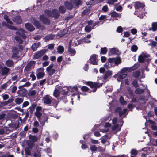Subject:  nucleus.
I'll use <instances>...</instances> for the list:
<instances>
[{"label":"nucleus","instance_id":"42","mask_svg":"<svg viewBox=\"0 0 157 157\" xmlns=\"http://www.w3.org/2000/svg\"><path fill=\"white\" fill-rule=\"evenodd\" d=\"M152 29L153 31H155L157 29V23L154 22L152 23Z\"/></svg>","mask_w":157,"mask_h":157},{"label":"nucleus","instance_id":"46","mask_svg":"<svg viewBox=\"0 0 157 157\" xmlns=\"http://www.w3.org/2000/svg\"><path fill=\"white\" fill-rule=\"evenodd\" d=\"M25 154L27 155H31V151L28 148H26L25 149Z\"/></svg>","mask_w":157,"mask_h":157},{"label":"nucleus","instance_id":"16","mask_svg":"<svg viewBox=\"0 0 157 157\" xmlns=\"http://www.w3.org/2000/svg\"><path fill=\"white\" fill-rule=\"evenodd\" d=\"M12 51L13 52V54L12 55V58H14L15 59H17L15 56L17 55L18 52L19 50L18 48L16 47H13L12 48Z\"/></svg>","mask_w":157,"mask_h":157},{"label":"nucleus","instance_id":"51","mask_svg":"<svg viewBox=\"0 0 157 157\" xmlns=\"http://www.w3.org/2000/svg\"><path fill=\"white\" fill-rule=\"evenodd\" d=\"M31 85V83L30 82H26L24 85L20 86H19V88H21L25 87H28L29 86Z\"/></svg>","mask_w":157,"mask_h":157},{"label":"nucleus","instance_id":"47","mask_svg":"<svg viewBox=\"0 0 157 157\" xmlns=\"http://www.w3.org/2000/svg\"><path fill=\"white\" fill-rule=\"evenodd\" d=\"M120 101L122 105H126L127 104V101L124 100L122 96L120 97Z\"/></svg>","mask_w":157,"mask_h":157},{"label":"nucleus","instance_id":"37","mask_svg":"<svg viewBox=\"0 0 157 157\" xmlns=\"http://www.w3.org/2000/svg\"><path fill=\"white\" fill-rule=\"evenodd\" d=\"M60 94V92L58 89H56L53 93V95L56 97H58Z\"/></svg>","mask_w":157,"mask_h":157},{"label":"nucleus","instance_id":"55","mask_svg":"<svg viewBox=\"0 0 157 157\" xmlns=\"http://www.w3.org/2000/svg\"><path fill=\"white\" fill-rule=\"evenodd\" d=\"M33 126L35 127H38L40 126L39 124L38 121H34L33 124Z\"/></svg>","mask_w":157,"mask_h":157},{"label":"nucleus","instance_id":"7","mask_svg":"<svg viewBox=\"0 0 157 157\" xmlns=\"http://www.w3.org/2000/svg\"><path fill=\"white\" fill-rule=\"evenodd\" d=\"M127 76L125 74L123 73L121 71L119 72L117 74L114 75V77H117V81H121V80Z\"/></svg>","mask_w":157,"mask_h":157},{"label":"nucleus","instance_id":"3","mask_svg":"<svg viewBox=\"0 0 157 157\" xmlns=\"http://www.w3.org/2000/svg\"><path fill=\"white\" fill-rule=\"evenodd\" d=\"M86 84L89 86L91 88H94V90L93 91V92H95L98 88H99L101 86L102 84L99 83L98 82H93L91 81L86 82Z\"/></svg>","mask_w":157,"mask_h":157},{"label":"nucleus","instance_id":"31","mask_svg":"<svg viewBox=\"0 0 157 157\" xmlns=\"http://www.w3.org/2000/svg\"><path fill=\"white\" fill-rule=\"evenodd\" d=\"M57 52L58 53L62 54L64 52V49L63 46L60 45L57 48Z\"/></svg>","mask_w":157,"mask_h":157},{"label":"nucleus","instance_id":"12","mask_svg":"<svg viewBox=\"0 0 157 157\" xmlns=\"http://www.w3.org/2000/svg\"><path fill=\"white\" fill-rule=\"evenodd\" d=\"M40 20L44 24L48 25L49 24V20L46 18L44 15H41L40 17Z\"/></svg>","mask_w":157,"mask_h":157},{"label":"nucleus","instance_id":"60","mask_svg":"<svg viewBox=\"0 0 157 157\" xmlns=\"http://www.w3.org/2000/svg\"><path fill=\"white\" fill-rule=\"evenodd\" d=\"M55 44H50L48 45V48L49 49L52 50L54 48Z\"/></svg>","mask_w":157,"mask_h":157},{"label":"nucleus","instance_id":"63","mask_svg":"<svg viewBox=\"0 0 157 157\" xmlns=\"http://www.w3.org/2000/svg\"><path fill=\"white\" fill-rule=\"evenodd\" d=\"M34 157H40L41 154L39 152H35L34 154Z\"/></svg>","mask_w":157,"mask_h":157},{"label":"nucleus","instance_id":"14","mask_svg":"<svg viewBox=\"0 0 157 157\" xmlns=\"http://www.w3.org/2000/svg\"><path fill=\"white\" fill-rule=\"evenodd\" d=\"M31 21L35 25L37 28H39L40 26L39 21L36 19L34 17H32L31 18Z\"/></svg>","mask_w":157,"mask_h":157},{"label":"nucleus","instance_id":"24","mask_svg":"<svg viewBox=\"0 0 157 157\" xmlns=\"http://www.w3.org/2000/svg\"><path fill=\"white\" fill-rule=\"evenodd\" d=\"M29 138L30 140H31L34 143L38 141L37 137L35 136L30 135L29 136Z\"/></svg>","mask_w":157,"mask_h":157},{"label":"nucleus","instance_id":"26","mask_svg":"<svg viewBox=\"0 0 157 157\" xmlns=\"http://www.w3.org/2000/svg\"><path fill=\"white\" fill-rule=\"evenodd\" d=\"M133 70L134 69L133 68L125 67L122 69L121 71V72L124 73L127 71L130 72Z\"/></svg>","mask_w":157,"mask_h":157},{"label":"nucleus","instance_id":"44","mask_svg":"<svg viewBox=\"0 0 157 157\" xmlns=\"http://www.w3.org/2000/svg\"><path fill=\"white\" fill-rule=\"evenodd\" d=\"M107 51V49L106 47L102 48H101V53L103 54H106Z\"/></svg>","mask_w":157,"mask_h":157},{"label":"nucleus","instance_id":"64","mask_svg":"<svg viewBox=\"0 0 157 157\" xmlns=\"http://www.w3.org/2000/svg\"><path fill=\"white\" fill-rule=\"evenodd\" d=\"M32 131L35 133H37L39 131V130L37 127H34L32 128Z\"/></svg>","mask_w":157,"mask_h":157},{"label":"nucleus","instance_id":"43","mask_svg":"<svg viewBox=\"0 0 157 157\" xmlns=\"http://www.w3.org/2000/svg\"><path fill=\"white\" fill-rule=\"evenodd\" d=\"M137 154L138 151L135 149H132L131 151V155H133L135 156H136Z\"/></svg>","mask_w":157,"mask_h":157},{"label":"nucleus","instance_id":"30","mask_svg":"<svg viewBox=\"0 0 157 157\" xmlns=\"http://www.w3.org/2000/svg\"><path fill=\"white\" fill-rule=\"evenodd\" d=\"M144 90L143 89H141L139 88L136 89L135 91V93L138 94H140L144 93Z\"/></svg>","mask_w":157,"mask_h":157},{"label":"nucleus","instance_id":"62","mask_svg":"<svg viewBox=\"0 0 157 157\" xmlns=\"http://www.w3.org/2000/svg\"><path fill=\"white\" fill-rule=\"evenodd\" d=\"M81 90L84 91H87L89 90V88L86 86H83L81 88Z\"/></svg>","mask_w":157,"mask_h":157},{"label":"nucleus","instance_id":"32","mask_svg":"<svg viewBox=\"0 0 157 157\" xmlns=\"http://www.w3.org/2000/svg\"><path fill=\"white\" fill-rule=\"evenodd\" d=\"M14 39L19 44H22L23 43V40H21L20 37L18 36H15Z\"/></svg>","mask_w":157,"mask_h":157},{"label":"nucleus","instance_id":"48","mask_svg":"<svg viewBox=\"0 0 157 157\" xmlns=\"http://www.w3.org/2000/svg\"><path fill=\"white\" fill-rule=\"evenodd\" d=\"M90 10L88 9H85L84 11L82 12V15H87L90 13Z\"/></svg>","mask_w":157,"mask_h":157},{"label":"nucleus","instance_id":"9","mask_svg":"<svg viewBox=\"0 0 157 157\" xmlns=\"http://www.w3.org/2000/svg\"><path fill=\"white\" fill-rule=\"evenodd\" d=\"M45 52L46 51L44 50L37 52L33 56L34 59H38L42 56Z\"/></svg>","mask_w":157,"mask_h":157},{"label":"nucleus","instance_id":"45","mask_svg":"<svg viewBox=\"0 0 157 157\" xmlns=\"http://www.w3.org/2000/svg\"><path fill=\"white\" fill-rule=\"evenodd\" d=\"M121 59L120 58L118 57L115 58V60H114V62L116 64H119L121 63Z\"/></svg>","mask_w":157,"mask_h":157},{"label":"nucleus","instance_id":"53","mask_svg":"<svg viewBox=\"0 0 157 157\" xmlns=\"http://www.w3.org/2000/svg\"><path fill=\"white\" fill-rule=\"evenodd\" d=\"M132 84L135 87H137L139 86V85L138 84L137 81L136 80H134L133 81Z\"/></svg>","mask_w":157,"mask_h":157},{"label":"nucleus","instance_id":"57","mask_svg":"<svg viewBox=\"0 0 157 157\" xmlns=\"http://www.w3.org/2000/svg\"><path fill=\"white\" fill-rule=\"evenodd\" d=\"M55 72V70L54 69L50 70L48 72V74L50 76L52 75Z\"/></svg>","mask_w":157,"mask_h":157},{"label":"nucleus","instance_id":"5","mask_svg":"<svg viewBox=\"0 0 157 157\" xmlns=\"http://www.w3.org/2000/svg\"><path fill=\"white\" fill-rule=\"evenodd\" d=\"M45 75L44 69L43 68L37 69L36 71V75L37 78H40L44 77Z\"/></svg>","mask_w":157,"mask_h":157},{"label":"nucleus","instance_id":"35","mask_svg":"<svg viewBox=\"0 0 157 157\" xmlns=\"http://www.w3.org/2000/svg\"><path fill=\"white\" fill-rule=\"evenodd\" d=\"M140 72L139 71H136L133 73V76L136 78H138L140 75Z\"/></svg>","mask_w":157,"mask_h":157},{"label":"nucleus","instance_id":"22","mask_svg":"<svg viewBox=\"0 0 157 157\" xmlns=\"http://www.w3.org/2000/svg\"><path fill=\"white\" fill-rule=\"evenodd\" d=\"M111 16L113 17H120L121 15L115 11H113L110 13Z\"/></svg>","mask_w":157,"mask_h":157},{"label":"nucleus","instance_id":"13","mask_svg":"<svg viewBox=\"0 0 157 157\" xmlns=\"http://www.w3.org/2000/svg\"><path fill=\"white\" fill-rule=\"evenodd\" d=\"M120 53L118 50L115 48H113L111 49L109 52V55H111L113 54L118 55Z\"/></svg>","mask_w":157,"mask_h":157},{"label":"nucleus","instance_id":"11","mask_svg":"<svg viewBox=\"0 0 157 157\" xmlns=\"http://www.w3.org/2000/svg\"><path fill=\"white\" fill-rule=\"evenodd\" d=\"M10 133V131L9 128L7 127H4L0 128V134H8Z\"/></svg>","mask_w":157,"mask_h":157},{"label":"nucleus","instance_id":"36","mask_svg":"<svg viewBox=\"0 0 157 157\" xmlns=\"http://www.w3.org/2000/svg\"><path fill=\"white\" fill-rule=\"evenodd\" d=\"M55 36V35L54 34H51L47 36L45 38V40L46 41H48L50 40H52L53 39Z\"/></svg>","mask_w":157,"mask_h":157},{"label":"nucleus","instance_id":"61","mask_svg":"<svg viewBox=\"0 0 157 157\" xmlns=\"http://www.w3.org/2000/svg\"><path fill=\"white\" fill-rule=\"evenodd\" d=\"M29 104V103L28 101H25L23 102L22 104V108L27 106Z\"/></svg>","mask_w":157,"mask_h":157},{"label":"nucleus","instance_id":"58","mask_svg":"<svg viewBox=\"0 0 157 157\" xmlns=\"http://www.w3.org/2000/svg\"><path fill=\"white\" fill-rule=\"evenodd\" d=\"M53 64H51L50 65L49 67H48L46 69V71L48 72L50 70H52L53 69H52L53 67Z\"/></svg>","mask_w":157,"mask_h":157},{"label":"nucleus","instance_id":"50","mask_svg":"<svg viewBox=\"0 0 157 157\" xmlns=\"http://www.w3.org/2000/svg\"><path fill=\"white\" fill-rule=\"evenodd\" d=\"M138 48L136 45H133L131 48V50L133 52H135L137 50Z\"/></svg>","mask_w":157,"mask_h":157},{"label":"nucleus","instance_id":"27","mask_svg":"<svg viewBox=\"0 0 157 157\" xmlns=\"http://www.w3.org/2000/svg\"><path fill=\"white\" fill-rule=\"evenodd\" d=\"M26 144L31 149H32L34 145V142L30 140H28L26 142Z\"/></svg>","mask_w":157,"mask_h":157},{"label":"nucleus","instance_id":"29","mask_svg":"<svg viewBox=\"0 0 157 157\" xmlns=\"http://www.w3.org/2000/svg\"><path fill=\"white\" fill-rule=\"evenodd\" d=\"M68 51L70 53V54L71 55V56H73L76 53V51L75 50L73 49L71 47H69L68 49Z\"/></svg>","mask_w":157,"mask_h":157},{"label":"nucleus","instance_id":"25","mask_svg":"<svg viewBox=\"0 0 157 157\" xmlns=\"http://www.w3.org/2000/svg\"><path fill=\"white\" fill-rule=\"evenodd\" d=\"M23 98H17L15 100V102L16 104L19 105L23 102Z\"/></svg>","mask_w":157,"mask_h":157},{"label":"nucleus","instance_id":"59","mask_svg":"<svg viewBox=\"0 0 157 157\" xmlns=\"http://www.w3.org/2000/svg\"><path fill=\"white\" fill-rule=\"evenodd\" d=\"M90 149L92 151H95L97 150V148L95 145H94L91 147Z\"/></svg>","mask_w":157,"mask_h":157},{"label":"nucleus","instance_id":"41","mask_svg":"<svg viewBox=\"0 0 157 157\" xmlns=\"http://www.w3.org/2000/svg\"><path fill=\"white\" fill-rule=\"evenodd\" d=\"M92 29H93L92 27H91L90 26L87 25L85 27L84 30L85 32H90Z\"/></svg>","mask_w":157,"mask_h":157},{"label":"nucleus","instance_id":"1","mask_svg":"<svg viewBox=\"0 0 157 157\" xmlns=\"http://www.w3.org/2000/svg\"><path fill=\"white\" fill-rule=\"evenodd\" d=\"M81 2L80 0H71L70 2L66 1L64 2V5L67 10H71L73 8L78 6L81 4Z\"/></svg>","mask_w":157,"mask_h":157},{"label":"nucleus","instance_id":"23","mask_svg":"<svg viewBox=\"0 0 157 157\" xmlns=\"http://www.w3.org/2000/svg\"><path fill=\"white\" fill-rule=\"evenodd\" d=\"M112 71H108L106 72L105 74L104 77H103V79L104 80L106 79L108 77H110L112 75Z\"/></svg>","mask_w":157,"mask_h":157},{"label":"nucleus","instance_id":"15","mask_svg":"<svg viewBox=\"0 0 157 157\" xmlns=\"http://www.w3.org/2000/svg\"><path fill=\"white\" fill-rule=\"evenodd\" d=\"M35 63V62L34 61H30L26 66L25 69L27 71H29L32 67L34 65Z\"/></svg>","mask_w":157,"mask_h":157},{"label":"nucleus","instance_id":"56","mask_svg":"<svg viewBox=\"0 0 157 157\" xmlns=\"http://www.w3.org/2000/svg\"><path fill=\"white\" fill-rule=\"evenodd\" d=\"M34 110L35 109L30 107L28 109L27 111H28V112H29L31 114H32L33 111H34Z\"/></svg>","mask_w":157,"mask_h":157},{"label":"nucleus","instance_id":"6","mask_svg":"<svg viewBox=\"0 0 157 157\" xmlns=\"http://www.w3.org/2000/svg\"><path fill=\"white\" fill-rule=\"evenodd\" d=\"M43 101L44 104H50L52 102V97L48 95H47L43 98Z\"/></svg>","mask_w":157,"mask_h":157},{"label":"nucleus","instance_id":"49","mask_svg":"<svg viewBox=\"0 0 157 157\" xmlns=\"http://www.w3.org/2000/svg\"><path fill=\"white\" fill-rule=\"evenodd\" d=\"M120 128L119 127V125L118 124H115L112 127L113 130H117L119 131L120 130Z\"/></svg>","mask_w":157,"mask_h":157},{"label":"nucleus","instance_id":"8","mask_svg":"<svg viewBox=\"0 0 157 157\" xmlns=\"http://www.w3.org/2000/svg\"><path fill=\"white\" fill-rule=\"evenodd\" d=\"M148 57H149L148 55L144 53L142 54L139 56V61L140 63H143L144 61H146L147 60V58Z\"/></svg>","mask_w":157,"mask_h":157},{"label":"nucleus","instance_id":"10","mask_svg":"<svg viewBox=\"0 0 157 157\" xmlns=\"http://www.w3.org/2000/svg\"><path fill=\"white\" fill-rule=\"evenodd\" d=\"M97 56L96 55H93L90 56V63L93 65L97 64Z\"/></svg>","mask_w":157,"mask_h":157},{"label":"nucleus","instance_id":"28","mask_svg":"<svg viewBox=\"0 0 157 157\" xmlns=\"http://www.w3.org/2000/svg\"><path fill=\"white\" fill-rule=\"evenodd\" d=\"M40 43H39L33 44L31 47L33 51H36L37 48L40 46Z\"/></svg>","mask_w":157,"mask_h":157},{"label":"nucleus","instance_id":"34","mask_svg":"<svg viewBox=\"0 0 157 157\" xmlns=\"http://www.w3.org/2000/svg\"><path fill=\"white\" fill-rule=\"evenodd\" d=\"M109 138L107 135H105L101 138V142L103 144H105L107 141V140Z\"/></svg>","mask_w":157,"mask_h":157},{"label":"nucleus","instance_id":"54","mask_svg":"<svg viewBox=\"0 0 157 157\" xmlns=\"http://www.w3.org/2000/svg\"><path fill=\"white\" fill-rule=\"evenodd\" d=\"M6 27L8 28L13 30H17V29L14 26L10 25H6Z\"/></svg>","mask_w":157,"mask_h":157},{"label":"nucleus","instance_id":"40","mask_svg":"<svg viewBox=\"0 0 157 157\" xmlns=\"http://www.w3.org/2000/svg\"><path fill=\"white\" fill-rule=\"evenodd\" d=\"M15 33L16 35H19L21 36L23 39H25L26 38V36L24 33H21L19 31L16 32Z\"/></svg>","mask_w":157,"mask_h":157},{"label":"nucleus","instance_id":"52","mask_svg":"<svg viewBox=\"0 0 157 157\" xmlns=\"http://www.w3.org/2000/svg\"><path fill=\"white\" fill-rule=\"evenodd\" d=\"M127 109H124L122 111H120L119 112V115L120 116L121 115L124 114L127 112Z\"/></svg>","mask_w":157,"mask_h":157},{"label":"nucleus","instance_id":"18","mask_svg":"<svg viewBox=\"0 0 157 157\" xmlns=\"http://www.w3.org/2000/svg\"><path fill=\"white\" fill-rule=\"evenodd\" d=\"M144 6V4L140 3L139 2H134V6L136 8H143Z\"/></svg>","mask_w":157,"mask_h":157},{"label":"nucleus","instance_id":"19","mask_svg":"<svg viewBox=\"0 0 157 157\" xmlns=\"http://www.w3.org/2000/svg\"><path fill=\"white\" fill-rule=\"evenodd\" d=\"M25 26L27 30L30 31H33L35 29L34 27L32 25L29 23L25 24Z\"/></svg>","mask_w":157,"mask_h":157},{"label":"nucleus","instance_id":"39","mask_svg":"<svg viewBox=\"0 0 157 157\" xmlns=\"http://www.w3.org/2000/svg\"><path fill=\"white\" fill-rule=\"evenodd\" d=\"M35 115L38 118V120H39L40 117H41L42 114L41 112L36 111L35 113Z\"/></svg>","mask_w":157,"mask_h":157},{"label":"nucleus","instance_id":"20","mask_svg":"<svg viewBox=\"0 0 157 157\" xmlns=\"http://www.w3.org/2000/svg\"><path fill=\"white\" fill-rule=\"evenodd\" d=\"M11 81L9 80L6 83L1 85L0 87L1 89L3 90V89H5L9 86L11 83Z\"/></svg>","mask_w":157,"mask_h":157},{"label":"nucleus","instance_id":"4","mask_svg":"<svg viewBox=\"0 0 157 157\" xmlns=\"http://www.w3.org/2000/svg\"><path fill=\"white\" fill-rule=\"evenodd\" d=\"M19 121L13 123L9 125V127L8 128L10 131V132H12L14 130H16L19 127Z\"/></svg>","mask_w":157,"mask_h":157},{"label":"nucleus","instance_id":"33","mask_svg":"<svg viewBox=\"0 0 157 157\" xmlns=\"http://www.w3.org/2000/svg\"><path fill=\"white\" fill-rule=\"evenodd\" d=\"M60 13H64L66 10L65 8L63 6H61L59 8Z\"/></svg>","mask_w":157,"mask_h":157},{"label":"nucleus","instance_id":"38","mask_svg":"<svg viewBox=\"0 0 157 157\" xmlns=\"http://www.w3.org/2000/svg\"><path fill=\"white\" fill-rule=\"evenodd\" d=\"M36 93V92L35 90H30L28 92L29 96H33L35 95Z\"/></svg>","mask_w":157,"mask_h":157},{"label":"nucleus","instance_id":"2","mask_svg":"<svg viewBox=\"0 0 157 157\" xmlns=\"http://www.w3.org/2000/svg\"><path fill=\"white\" fill-rule=\"evenodd\" d=\"M45 15L48 17L52 16L55 18H58L60 16L59 13L56 9H53L51 12L48 10L44 11Z\"/></svg>","mask_w":157,"mask_h":157},{"label":"nucleus","instance_id":"21","mask_svg":"<svg viewBox=\"0 0 157 157\" xmlns=\"http://www.w3.org/2000/svg\"><path fill=\"white\" fill-rule=\"evenodd\" d=\"M14 64V62L11 60L9 59L6 61L5 62L6 65L8 67H10L13 66Z\"/></svg>","mask_w":157,"mask_h":157},{"label":"nucleus","instance_id":"17","mask_svg":"<svg viewBox=\"0 0 157 157\" xmlns=\"http://www.w3.org/2000/svg\"><path fill=\"white\" fill-rule=\"evenodd\" d=\"M13 21L17 24H20L22 22V19L19 16H17L13 19Z\"/></svg>","mask_w":157,"mask_h":157}]
</instances>
